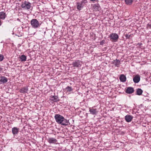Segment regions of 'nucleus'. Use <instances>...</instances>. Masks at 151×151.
I'll return each mask as SVG.
<instances>
[{
  "instance_id": "nucleus-1",
  "label": "nucleus",
  "mask_w": 151,
  "mask_h": 151,
  "mask_svg": "<svg viewBox=\"0 0 151 151\" xmlns=\"http://www.w3.org/2000/svg\"><path fill=\"white\" fill-rule=\"evenodd\" d=\"M55 118L56 122L58 124L63 126H68L70 124L69 120L65 119L62 115L59 114H56Z\"/></svg>"
},
{
  "instance_id": "nucleus-19",
  "label": "nucleus",
  "mask_w": 151,
  "mask_h": 151,
  "mask_svg": "<svg viewBox=\"0 0 151 151\" xmlns=\"http://www.w3.org/2000/svg\"><path fill=\"white\" fill-rule=\"evenodd\" d=\"M133 0H125V4L128 5H131L133 2Z\"/></svg>"
},
{
  "instance_id": "nucleus-21",
  "label": "nucleus",
  "mask_w": 151,
  "mask_h": 151,
  "mask_svg": "<svg viewBox=\"0 0 151 151\" xmlns=\"http://www.w3.org/2000/svg\"><path fill=\"white\" fill-rule=\"evenodd\" d=\"M83 6L80 3H77V8L78 9L80 10L83 8Z\"/></svg>"
},
{
  "instance_id": "nucleus-11",
  "label": "nucleus",
  "mask_w": 151,
  "mask_h": 151,
  "mask_svg": "<svg viewBox=\"0 0 151 151\" xmlns=\"http://www.w3.org/2000/svg\"><path fill=\"white\" fill-rule=\"evenodd\" d=\"M50 99L54 102H57L59 101L58 96H51L50 97Z\"/></svg>"
},
{
  "instance_id": "nucleus-3",
  "label": "nucleus",
  "mask_w": 151,
  "mask_h": 151,
  "mask_svg": "<svg viewBox=\"0 0 151 151\" xmlns=\"http://www.w3.org/2000/svg\"><path fill=\"white\" fill-rule=\"evenodd\" d=\"M31 3L29 2L24 1L22 4L21 7L24 9H29L31 8Z\"/></svg>"
},
{
  "instance_id": "nucleus-29",
  "label": "nucleus",
  "mask_w": 151,
  "mask_h": 151,
  "mask_svg": "<svg viewBox=\"0 0 151 151\" xmlns=\"http://www.w3.org/2000/svg\"><path fill=\"white\" fill-rule=\"evenodd\" d=\"M142 45V44L141 43H138V44H137V45H139V46H140Z\"/></svg>"
},
{
  "instance_id": "nucleus-2",
  "label": "nucleus",
  "mask_w": 151,
  "mask_h": 151,
  "mask_svg": "<svg viewBox=\"0 0 151 151\" xmlns=\"http://www.w3.org/2000/svg\"><path fill=\"white\" fill-rule=\"evenodd\" d=\"M32 27L34 28H36L40 27L41 24L39 21L36 19H34L31 20L30 22Z\"/></svg>"
},
{
  "instance_id": "nucleus-15",
  "label": "nucleus",
  "mask_w": 151,
  "mask_h": 151,
  "mask_svg": "<svg viewBox=\"0 0 151 151\" xmlns=\"http://www.w3.org/2000/svg\"><path fill=\"white\" fill-rule=\"evenodd\" d=\"M7 78L4 76H1L0 79V82L3 83H4L7 82Z\"/></svg>"
},
{
  "instance_id": "nucleus-30",
  "label": "nucleus",
  "mask_w": 151,
  "mask_h": 151,
  "mask_svg": "<svg viewBox=\"0 0 151 151\" xmlns=\"http://www.w3.org/2000/svg\"><path fill=\"white\" fill-rule=\"evenodd\" d=\"M3 70V68L0 67V72H1Z\"/></svg>"
},
{
  "instance_id": "nucleus-32",
  "label": "nucleus",
  "mask_w": 151,
  "mask_h": 151,
  "mask_svg": "<svg viewBox=\"0 0 151 151\" xmlns=\"http://www.w3.org/2000/svg\"><path fill=\"white\" fill-rule=\"evenodd\" d=\"M90 0L91 1H96V0Z\"/></svg>"
},
{
  "instance_id": "nucleus-28",
  "label": "nucleus",
  "mask_w": 151,
  "mask_h": 151,
  "mask_svg": "<svg viewBox=\"0 0 151 151\" xmlns=\"http://www.w3.org/2000/svg\"><path fill=\"white\" fill-rule=\"evenodd\" d=\"M147 27L151 29V23L150 24H147Z\"/></svg>"
},
{
  "instance_id": "nucleus-14",
  "label": "nucleus",
  "mask_w": 151,
  "mask_h": 151,
  "mask_svg": "<svg viewBox=\"0 0 151 151\" xmlns=\"http://www.w3.org/2000/svg\"><path fill=\"white\" fill-rule=\"evenodd\" d=\"M119 79L121 82H124L126 81V77L124 74H121L119 76Z\"/></svg>"
},
{
  "instance_id": "nucleus-31",
  "label": "nucleus",
  "mask_w": 151,
  "mask_h": 151,
  "mask_svg": "<svg viewBox=\"0 0 151 151\" xmlns=\"http://www.w3.org/2000/svg\"><path fill=\"white\" fill-rule=\"evenodd\" d=\"M1 20H0V26L1 25Z\"/></svg>"
},
{
  "instance_id": "nucleus-8",
  "label": "nucleus",
  "mask_w": 151,
  "mask_h": 151,
  "mask_svg": "<svg viewBox=\"0 0 151 151\" xmlns=\"http://www.w3.org/2000/svg\"><path fill=\"white\" fill-rule=\"evenodd\" d=\"M90 113L92 115H96L97 114L98 111L96 109H94L93 107L89 108Z\"/></svg>"
},
{
  "instance_id": "nucleus-9",
  "label": "nucleus",
  "mask_w": 151,
  "mask_h": 151,
  "mask_svg": "<svg viewBox=\"0 0 151 151\" xmlns=\"http://www.w3.org/2000/svg\"><path fill=\"white\" fill-rule=\"evenodd\" d=\"M140 76L139 75H136L133 78V81L135 83H138L140 81Z\"/></svg>"
},
{
  "instance_id": "nucleus-23",
  "label": "nucleus",
  "mask_w": 151,
  "mask_h": 151,
  "mask_svg": "<svg viewBox=\"0 0 151 151\" xmlns=\"http://www.w3.org/2000/svg\"><path fill=\"white\" fill-rule=\"evenodd\" d=\"M65 90L67 91L70 92L73 91V89L71 87L69 86H68L65 88Z\"/></svg>"
},
{
  "instance_id": "nucleus-7",
  "label": "nucleus",
  "mask_w": 151,
  "mask_h": 151,
  "mask_svg": "<svg viewBox=\"0 0 151 151\" xmlns=\"http://www.w3.org/2000/svg\"><path fill=\"white\" fill-rule=\"evenodd\" d=\"M28 91V86H24L21 88L19 91L20 93H27Z\"/></svg>"
},
{
  "instance_id": "nucleus-20",
  "label": "nucleus",
  "mask_w": 151,
  "mask_h": 151,
  "mask_svg": "<svg viewBox=\"0 0 151 151\" xmlns=\"http://www.w3.org/2000/svg\"><path fill=\"white\" fill-rule=\"evenodd\" d=\"M143 92L141 88H138L137 89L136 94L138 95H140Z\"/></svg>"
},
{
  "instance_id": "nucleus-5",
  "label": "nucleus",
  "mask_w": 151,
  "mask_h": 151,
  "mask_svg": "<svg viewBox=\"0 0 151 151\" xmlns=\"http://www.w3.org/2000/svg\"><path fill=\"white\" fill-rule=\"evenodd\" d=\"M73 67L75 68H80L82 65V62L79 60H77L73 62L72 64Z\"/></svg>"
},
{
  "instance_id": "nucleus-17",
  "label": "nucleus",
  "mask_w": 151,
  "mask_h": 151,
  "mask_svg": "<svg viewBox=\"0 0 151 151\" xmlns=\"http://www.w3.org/2000/svg\"><path fill=\"white\" fill-rule=\"evenodd\" d=\"M93 8L96 11H99L100 9L99 5L96 4H94Z\"/></svg>"
},
{
  "instance_id": "nucleus-13",
  "label": "nucleus",
  "mask_w": 151,
  "mask_h": 151,
  "mask_svg": "<svg viewBox=\"0 0 151 151\" xmlns=\"http://www.w3.org/2000/svg\"><path fill=\"white\" fill-rule=\"evenodd\" d=\"M48 141L50 143H55L57 142V140L53 137L49 138Z\"/></svg>"
},
{
  "instance_id": "nucleus-35",
  "label": "nucleus",
  "mask_w": 151,
  "mask_h": 151,
  "mask_svg": "<svg viewBox=\"0 0 151 151\" xmlns=\"http://www.w3.org/2000/svg\"><path fill=\"white\" fill-rule=\"evenodd\" d=\"M10 20H12L11 19H10Z\"/></svg>"
},
{
  "instance_id": "nucleus-4",
  "label": "nucleus",
  "mask_w": 151,
  "mask_h": 151,
  "mask_svg": "<svg viewBox=\"0 0 151 151\" xmlns=\"http://www.w3.org/2000/svg\"><path fill=\"white\" fill-rule=\"evenodd\" d=\"M109 37L110 40L116 42L118 40L119 37L117 34L116 33H112L110 34Z\"/></svg>"
},
{
  "instance_id": "nucleus-18",
  "label": "nucleus",
  "mask_w": 151,
  "mask_h": 151,
  "mask_svg": "<svg viewBox=\"0 0 151 151\" xmlns=\"http://www.w3.org/2000/svg\"><path fill=\"white\" fill-rule=\"evenodd\" d=\"M19 58L21 61H25L26 60L27 57L25 55H23L20 57Z\"/></svg>"
},
{
  "instance_id": "nucleus-12",
  "label": "nucleus",
  "mask_w": 151,
  "mask_h": 151,
  "mask_svg": "<svg viewBox=\"0 0 151 151\" xmlns=\"http://www.w3.org/2000/svg\"><path fill=\"white\" fill-rule=\"evenodd\" d=\"M19 131V129L17 128L16 127H14L12 128V132L13 134L14 135L17 134L18 133Z\"/></svg>"
},
{
  "instance_id": "nucleus-33",
  "label": "nucleus",
  "mask_w": 151,
  "mask_h": 151,
  "mask_svg": "<svg viewBox=\"0 0 151 151\" xmlns=\"http://www.w3.org/2000/svg\"><path fill=\"white\" fill-rule=\"evenodd\" d=\"M17 20L18 21H20V19H19V18H17Z\"/></svg>"
},
{
  "instance_id": "nucleus-34",
  "label": "nucleus",
  "mask_w": 151,
  "mask_h": 151,
  "mask_svg": "<svg viewBox=\"0 0 151 151\" xmlns=\"http://www.w3.org/2000/svg\"><path fill=\"white\" fill-rule=\"evenodd\" d=\"M6 21H7V22H9V20H7Z\"/></svg>"
},
{
  "instance_id": "nucleus-6",
  "label": "nucleus",
  "mask_w": 151,
  "mask_h": 151,
  "mask_svg": "<svg viewBox=\"0 0 151 151\" xmlns=\"http://www.w3.org/2000/svg\"><path fill=\"white\" fill-rule=\"evenodd\" d=\"M134 90L133 88L129 87L127 88L125 92L128 94H131L134 92Z\"/></svg>"
},
{
  "instance_id": "nucleus-10",
  "label": "nucleus",
  "mask_w": 151,
  "mask_h": 151,
  "mask_svg": "<svg viewBox=\"0 0 151 151\" xmlns=\"http://www.w3.org/2000/svg\"><path fill=\"white\" fill-rule=\"evenodd\" d=\"M133 118V117L130 115H127L125 117V120L127 122H131Z\"/></svg>"
},
{
  "instance_id": "nucleus-26",
  "label": "nucleus",
  "mask_w": 151,
  "mask_h": 151,
  "mask_svg": "<svg viewBox=\"0 0 151 151\" xmlns=\"http://www.w3.org/2000/svg\"><path fill=\"white\" fill-rule=\"evenodd\" d=\"M4 58V56L3 55H0V61H2Z\"/></svg>"
},
{
  "instance_id": "nucleus-22",
  "label": "nucleus",
  "mask_w": 151,
  "mask_h": 151,
  "mask_svg": "<svg viewBox=\"0 0 151 151\" xmlns=\"http://www.w3.org/2000/svg\"><path fill=\"white\" fill-rule=\"evenodd\" d=\"M114 62H115V65L117 67H119V65L120 64V61L119 60L116 59L115 60H114Z\"/></svg>"
},
{
  "instance_id": "nucleus-24",
  "label": "nucleus",
  "mask_w": 151,
  "mask_h": 151,
  "mask_svg": "<svg viewBox=\"0 0 151 151\" xmlns=\"http://www.w3.org/2000/svg\"><path fill=\"white\" fill-rule=\"evenodd\" d=\"M124 36L126 38V39H129L130 37H132V35H129L128 34H126L124 35Z\"/></svg>"
},
{
  "instance_id": "nucleus-25",
  "label": "nucleus",
  "mask_w": 151,
  "mask_h": 151,
  "mask_svg": "<svg viewBox=\"0 0 151 151\" xmlns=\"http://www.w3.org/2000/svg\"><path fill=\"white\" fill-rule=\"evenodd\" d=\"M87 3V0H82L81 2V3H80L81 4H82L83 6L85 4Z\"/></svg>"
},
{
  "instance_id": "nucleus-16",
  "label": "nucleus",
  "mask_w": 151,
  "mask_h": 151,
  "mask_svg": "<svg viewBox=\"0 0 151 151\" xmlns=\"http://www.w3.org/2000/svg\"><path fill=\"white\" fill-rule=\"evenodd\" d=\"M6 17V13L4 12H0V19H4Z\"/></svg>"
},
{
  "instance_id": "nucleus-27",
  "label": "nucleus",
  "mask_w": 151,
  "mask_h": 151,
  "mask_svg": "<svg viewBox=\"0 0 151 151\" xmlns=\"http://www.w3.org/2000/svg\"><path fill=\"white\" fill-rule=\"evenodd\" d=\"M105 42V40H103L101 41L100 42V45H103V44Z\"/></svg>"
}]
</instances>
